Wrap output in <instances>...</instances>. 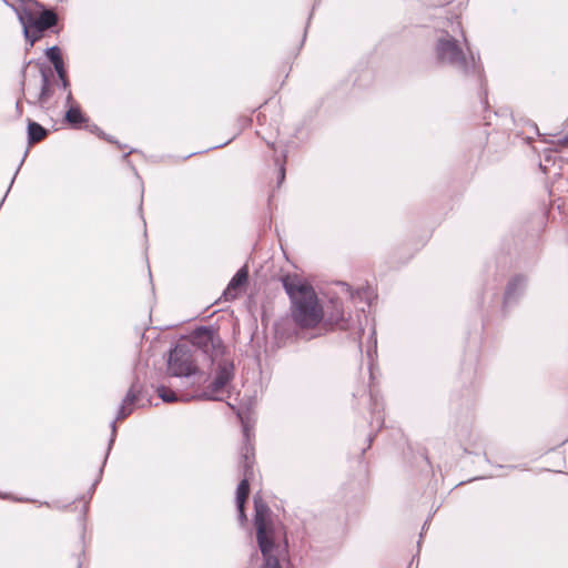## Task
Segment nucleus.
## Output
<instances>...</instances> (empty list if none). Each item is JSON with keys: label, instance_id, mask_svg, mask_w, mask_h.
I'll return each mask as SVG.
<instances>
[{"label": "nucleus", "instance_id": "1", "mask_svg": "<svg viewBox=\"0 0 568 568\" xmlns=\"http://www.w3.org/2000/svg\"><path fill=\"white\" fill-rule=\"evenodd\" d=\"M281 282L291 301V318L300 328L297 337L311 341L324 335L327 329L318 325L324 321L325 312L315 290L296 274L283 275Z\"/></svg>", "mask_w": 568, "mask_h": 568}, {"label": "nucleus", "instance_id": "2", "mask_svg": "<svg viewBox=\"0 0 568 568\" xmlns=\"http://www.w3.org/2000/svg\"><path fill=\"white\" fill-rule=\"evenodd\" d=\"M434 54L439 65L448 67L466 78L481 80L483 69L479 58L467 55L460 41L447 31H440L435 40Z\"/></svg>", "mask_w": 568, "mask_h": 568}, {"label": "nucleus", "instance_id": "3", "mask_svg": "<svg viewBox=\"0 0 568 568\" xmlns=\"http://www.w3.org/2000/svg\"><path fill=\"white\" fill-rule=\"evenodd\" d=\"M39 7L41 8L39 14L28 9L18 12L19 21L23 28V36L30 47H33L44 36L47 30H53L59 21L54 10L47 9L42 4H39Z\"/></svg>", "mask_w": 568, "mask_h": 568}, {"label": "nucleus", "instance_id": "4", "mask_svg": "<svg viewBox=\"0 0 568 568\" xmlns=\"http://www.w3.org/2000/svg\"><path fill=\"white\" fill-rule=\"evenodd\" d=\"M142 390H143V386L136 379L131 384L125 397L123 398V400L118 409L116 417L111 423V438L109 440L106 454H105L103 464L99 469V476L91 486V491H93L95 489L98 483L100 481V479L102 477L103 467L106 463L110 450L112 449V446L114 444V440L116 437V420H123L124 418H126L128 416H130L132 414V412H133L132 406L142 398Z\"/></svg>", "mask_w": 568, "mask_h": 568}, {"label": "nucleus", "instance_id": "5", "mask_svg": "<svg viewBox=\"0 0 568 568\" xmlns=\"http://www.w3.org/2000/svg\"><path fill=\"white\" fill-rule=\"evenodd\" d=\"M168 372L174 377H191L199 373L191 347L176 344L168 356Z\"/></svg>", "mask_w": 568, "mask_h": 568}, {"label": "nucleus", "instance_id": "6", "mask_svg": "<svg viewBox=\"0 0 568 568\" xmlns=\"http://www.w3.org/2000/svg\"><path fill=\"white\" fill-rule=\"evenodd\" d=\"M191 349L200 351L204 355L209 356L211 362L214 358L223 354L224 347L222 339L215 328L211 326H199L191 334Z\"/></svg>", "mask_w": 568, "mask_h": 568}, {"label": "nucleus", "instance_id": "7", "mask_svg": "<svg viewBox=\"0 0 568 568\" xmlns=\"http://www.w3.org/2000/svg\"><path fill=\"white\" fill-rule=\"evenodd\" d=\"M234 378V364L229 359H223L219 362L217 368L215 372L214 379L210 383L205 390L201 394L191 396V398L199 399H207V400H217L219 398L215 394L222 392ZM184 400H189V397L184 398Z\"/></svg>", "mask_w": 568, "mask_h": 568}, {"label": "nucleus", "instance_id": "8", "mask_svg": "<svg viewBox=\"0 0 568 568\" xmlns=\"http://www.w3.org/2000/svg\"><path fill=\"white\" fill-rule=\"evenodd\" d=\"M254 527L257 546L263 541L277 539L276 527L270 519V508L262 499L254 497Z\"/></svg>", "mask_w": 568, "mask_h": 568}, {"label": "nucleus", "instance_id": "9", "mask_svg": "<svg viewBox=\"0 0 568 568\" xmlns=\"http://www.w3.org/2000/svg\"><path fill=\"white\" fill-rule=\"evenodd\" d=\"M243 437L245 440L243 452H242V467L244 478L239 483L236 487V504H246L250 494V480L248 477L252 475V464L253 460L250 456V452L253 450V447L250 444V429L247 425L243 426Z\"/></svg>", "mask_w": 568, "mask_h": 568}, {"label": "nucleus", "instance_id": "10", "mask_svg": "<svg viewBox=\"0 0 568 568\" xmlns=\"http://www.w3.org/2000/svg\"><path fill=\"white\" fill-rule=\"evenodd\" d=\"M527 283L528 277L524 274H516L509 278L504 293V308L519 301L526 291Z\"/></svg>", "mask_w": 568, "mask_h": 568}, {"label": "nucleus", "instance_id": "11", "mask_svg": "<svg viewBox=\"0 0 568 568\" xmlns=\"http://www.w3.org/2000/svg\"><path fill=\"white\" fill-rule=\"evenodd\" d=\"M261 555L263 557V568H282L280 564L278 556L274 555L273 551L277 550L278 555L282 552H287L288 550V544L287 539L284 538V547L281 550L280 545L277 544V539L270 540V541H263L262 546H257Z\"/></svg>", "mask_w": 568, "mask_h": 568}, {"label": "nucleus", "instance_id": "12", "mask_svg": "<svg viewBox=\"0 0 568 568\" xmlns=\"http://www.w3.org/2000/svg\"><path fill=\"white\" fill-rule=\"evenodd\" d=\"M324 322L343 331L351 327L349 316H346L343 304L338 301H331V310L326 311Z\"/></svg>", "mask_w": 568, "mask_h": 568}, {"label": "nucleus", "instance_id": "13", "mask_svg": "<svg viewBox=\"0 0 568 568\" xmlns=\"http://www.w3.org/2000/svg\"><path fill=\"white\" fill-rule=\"evenodd\" d=\"M45 57L53 64V68L60 79L61 87L63 90H68L70 87V81L67 75V70L64 67V62L62 59L61 50L58 45H52L45 49Z\"/></svg>", "mask_w": 568, "mask_h": 568}, {"label": "nucleus", "instance_id": "14", "mask_svg": "<svg viewBox=\"0 0 568 568\" xmlns=\"http://www.w3.org/2000/svg\"><path fill=\"white\" fill-rule=\"evenodd\" d=\"M40 75H41V90H40L37 101L32 102L31 100L27 99V102L30 104H38L40 106H43L53 95V89L51 87V78L53 74L50 69L41 68Z\"/></svg>", "mask_w": 568, "mask_h": 568}, {"label": "nucleus", "instance_id": "15", "mask_svg": "<svg viewBox=\"0 0 568 568\" xmlns=\"http://www.w3.org/2000/svg\"><path fill=\"white\" fill-rule=\"evenodd\" d=\"M248 280V268L246 265L242 266L231 278L226 288L223 292L225 300H234L236 297V291L243 287Z\"/></svg>", "mask_w": 568, "mask_h": 568}, {"label": "nucleus", "instance_id": "16", "mask_svg": "<svg viewBox=\"0 0 568 568\" xmlns=\"http://www.w3.org/2000/svg\"><path fill=\"white\" fill-rule=\"evenodd\" d=\"M64 121L69 123L72 128L80 129L83 124L88 122V118L82 112L79 104H71L64 113Z\"/></svg>", "mask_w": 568, "mask_h": 568}, {"label": "nucleus", "instance_id": "17", "mask_svg": "<svg viewBox=\"0 0 568 568\" xmlns=\"http://www.w3.org/2000/svg\"><path fill=\"white\" fill-rule=\"evenodd\" d=\"M27 133H28V143L34 144V143L43 140L49 134V130L43 128L40 123L29 119L28 126H27Z\"/></svg>", "mask_w": 568, "mask_h": 568}, {"label": "nucleus", "instance_id": "18", "mask_svg": "<svg viewBox=\"0 0 568 568\" xmlns=\"http://www.w3.org/2000/svg\"><path fill=\"white\" fill-rule=\"evenodd\" d=\"M156 393L164 403H174L179 399V396L172 389L163 385L158 387Z\"/></svg>", "mask_w": 568, "mask_h": 568}, {"label": "nucleus", "instance_id": "19", "mask_svg": "<svg viewBox=\"0 0 568 568\" xmlns=\"http://www.w3.org/2000/svg\"><path fill=\"white\" fill-rule=\"evenodd\" d=\"M342 286L345 288L346 292H348L351 294L352 300L362 298V297L368 298V290L361 288V290L353 292L351 286L347 283H342Z\"/></svg>", "mask_w": 568, "mask_h": 568}, {"label": "nucleus", "instance_id": "20", "mask_svg": "<svg viewBox=\"0 0 568 568\" xmlns=\"http://www.w3.org/2000/svg\"><path fill=\"white\" fill-rule=\"evenodd\" d=\"M85 129L88 131H90L91 133L97 134L98 136H100L109 142H112V140L97 124H94V123L88 124V122H87Z\"/></svg>", "mask_w": 568, "mask_h": 568}, {"label": "nucleus", "instance_id": "21", "mask_svg": "<svg viewBox=\"0 0 568 568\" xmlns=\"http://www.w3.org/2000/svg\"><path fill=\"white\" fill-rule=\"evenodd\" d=\"M275 163L278 165V178H277V186H280L285 180V165L284 162H280V159H275Z\"/></svg>", "mask_w": 568, "mask_h": 568}, {"label": "nucleus", "instance_id": "22", "mask_svg": "<svg viewBox=\"0 0 568 568\" xmlns=\"http://www.w3.org/2000/svg\"><path fill=\"white\" fill-rule=\"evenodd\" d=\"M236 509L239 513V520L241 524H244L247 520L246 514H245V504H236Z\"/></svg>", "mask_w": 568, "mask_h": 568}, {"label": "nucleus", "instance_id": "23", "mask_svg": "<svg viewBox=\"0 0 568 568\" xmlns=\"http://www.w3.org/2000/svg\"><path fill=\"white\" fill-rule=\"evenodd\" d=\"M31 63V61H28L24 67L22 68L21 70V75H22V80H21V91L23 92L24 91V84H26V71H27V67Z\"/></svg>", "mask_w": 568, "mask_h": 568}, {"label": "nucleus", "instance_id": "24", "mask_svg": "<svg viewBox=\"0 0 568 568\" xmlns=\"http://www.w3.org/2000/svg\"><path fill=\"white\" fill-rule=\"evenodd\" d=\"M23 161H24V158L21 160L20 165L18 166V169H17V171H16V173H14V175H13L12 180L10 181V185H9V189H8V191H7V192H9V191H10V189H11V186H12L13 182H14V179H16V176H17V174H18V172H19V169H20V166L22 165ZM6 194H8V193H6ZM6 196H7V195H4V196H3V199H2V201H1V203H0V206L2 205V203H3L4 199H6Z\"/></svg>", "mask_w": 568, "mask_h": 568}, {"label": "nucleus", "instance_id": "25", "mask_svg": "<svg viewBox=\"0 0 568 568\" xmlns=\"http://www.w3.org/2000/svg\"><path fill=\"white\" fill-rule=\"evenodd\" d=\"M65 104L68 105V108L71 105V104H74L73 103V95L71 93V91L69 90L68 91V94H67V98H65Z\"/></svg>", "mask_w": 568, "mask_h": 568}, {"label": "nucleus", "instance_id": "26", "mask_svg": "<svg viewBox=\"0 0 568 568\" xmlns=\"http://www.w3.org/2000/svg\"><path fill=\"white\" fill-rule=\"evenodd\" d=\"M376 344H377L376 338H374V345H373V347H369V348L367 349V355H368V357H372V356H373V353H376Z\"/></svg>", "mask_w": 568, "mask_h": 568}, {"label": "nucleus", "instance_id": "27", "mask_svg": "<svg viewBox=\"0 0 568 568\" xmlns=\"http://www.w3.org/2000/svg\"><path fill=\"white\" fill-rule=\"evenodd\" d=\"M558 144H560L561 146L568 145V134H566L564 138L559 139Z\"/></svg>", "mask_w": 568, "mask_h": 568}, {"label": "nucleus", "instance_id": "28", "mask_svg": "<svg viewBox=\"0 0 568 568\" xmlns=\"http://www.w3.org/2000/svg\"><path fill=\"white\" fill-rule=\"evenodd\" d=\"M17 112L19 115L22 114V106H21V100L19 99L16 103Z\"/></svg>", "mask_w": 568, "mask_h": 568}, {"label": "nucleus", "instance_id": "29", "mask_svg": "<svg viewBox=\"0 0 568 568\" xmlns=\"http://www.w3.org/2000/svg\"><path fill=\"white\" fill-rule=\"evenodd\" d=\"M367 440H368L367 448H369V447H371V445H372V443H373V440H374V435H369V436H368V438H367Z\"/></svg>", "mask_w": 568, "mask_h": 568}, {"label": "nucleus", "instance_id": "30", "mask_svg": "<svg viewBox=\"0 0 568 568\" xmlns=\"http://www.w3.org/2000/svg\"><path fill=\"white\" fill-rule=\"evenodd\" d=\"M258 558V555H257V551L255 550L252 555H251V559H257Z\"/></svg>", "mask_w": 568, "mask_h": 568}, {"label": "nucleus", "instance_id": "31", "mask_svg": "<svg viewBox=\"0 0 568 568\" xmlns=\"http://www.w3.org/2000/svg\"><path fill=\"white\" fill-rule=\"evenodd\" d=\"M531 125H532V126H534V129L538 132L537 124L532 123Z\"/></svg>", "mask_w": 568, "mask_h": 568}, {"label": "nucleus", "instance_id": "32", "mask_svg": "<svg viewBox=\"0 0 568 568\" xmlns=\"http://www.w3.org/2000/svg\"><path fill=\"white\" fill-rule=\"evenodd\" d=\"M545 161H546V162H549V161H550V156H546V158H545Z\"/></svg>", "mask_w": 568, "mask_h": 568}, {"label": "nucleus", "instance_id": "33", "mask_svg": "<svg viewBox=\"0 0 568 568\" xmlns=\"http://www.w3.org/2000/svg\"><path fill=\"white\" fill-rule=\"evenodd\" d=\"M194 153L187 154L185 159L191 158Z\"/></svg>", "mask_w": 568, "mask_h": 568}, {"label": "nucleus", "instance_id": "34", "mask_svg": "<svg viewBox=\"0 0 568 568\" xmlns=\"http://www.w3.org/2000/svg\"><path fill=\"white\" fill-rule=\"evenodd\" d=\"M305 38H306V31L303 34V41L305 40Z\"/></svg>", "mask_w": 568, "mask_h": 568}]
</instances>
